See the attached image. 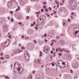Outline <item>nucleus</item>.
Listing matches in <instances>:
<instances>
[{
    "label": "nucleus",
    "mask_w": 79,
    "mask_h": 79,
    "mask_svg": "<svg viewBox=\"0 0 79 79\" xmlns=\"http://www.w3.org/2000/svg\"><path fill=\"white\" fill-rule=\"evenodd\" d=\"M56 52H58V48H56Z\"/></svg>",
    "instance_id": "obj_47"
},
{
    "label": "nucleus",
    "mask_w": 79,
    "mask_h": 79,
    "mask_svg": "<svg viewBox=\"0 0 79 79\" xmlns=\"http://www.w3.org/2000/svg\"><path fill=\"white\" fill-rule=\"evenodd\" d=\"M24 35L22 36V39H23V38H24Z\"/></svg>",
    "instance_id": "obj_37"
},
{
    "label": "nucleus",
    "mask_w": 79,
    "mask_h": 79,
    "mask_svg": "<svg viewBox=\"0 0 79 79\" xmlns=\"http://www.w3.org/2000/svg\"><path fill=\"white\" fill-rule=\"evenodd\" d=\"M49 9H50L49 11H50V10H52V8H51L50 7H49Z\"/></svg>",
    "instance_id": "obj_36"
},
{
    "label": "nucleus",
    "mask_w": 79,
    "mask_h": 79,
    "mask_svg": "<svg viewBox=\"0 0 79 79\" xmlns=\"http://www.w3.org/2000/svg\"><path fill=\"white\" fill-rule=\"evenodd\" d=\"M25 48H24V47H21V49L22 50H24Z\"/></svg>",
    "instance_id": "obj_17"
},
{
    "label": "nucleus",
    "mask_w": 79,
    "mask_h": 79,
    "mask_svg": "<svg viewBox=\"0 0 79 79\" xmlns=\"http://www.w3.org/2000/svg\"><path fill=\"white\" fill-rule=\"evenodd\" d=\"M40 21H42V19H41V18H40Z\"/></svg>",
    "instance_id": "obj_44"
},
{
    "label": "nucleus",
    "mask_w": 79,
    "mask_h": 79,
    "mask_svg": "<svg viewBox=\"0 0 79 79\" xmlns=\"http://www.w3.org/2000/svg\"><path fill=\"white\" fill-rule=\"evenodd\" d=\"M57 64L59 67L60 68H64V67H66L67 65H65V62H63L62 63H60V62L57 63Z\"/></svg>",
    "instance_id": "obj_1"
},
{
    "label": "nucleus",
    "mask_w": 79,
    "mask_h": 79,
    "mask_svg": "<svg viewBox=\"0 0 79 79\" xmlns=\"http://www.w3.org/2000/svg\"><path fill=\"white\" fill-rule=\"evenodd\" d=\"M19 11V10L18 9H16L15 10L16 12L17 11Z\"/></svg>",
    "instance_id": "obj_39"
},
{
    "label": "nucleus",
    "mask_w": 79,
    "mask_h": 79,
    "mask_svg": "<svg viewBox=\"0 0 79 79\" xmlns=\"http://www.w3.org/2000/svg\"><path fill=\"white\" fill-rule=\"evenodd\" d=\"M61 35H63V36L64 35V34H62L61 35H60V36H61Z\"/></svg>",
    "instance_id": "obj_59"
},
{
    "label": "nucleus",
    "mask_w": 79,
    "mask_h": 79,
    "mask_svg": "<svg viewBox=\"0 0 79 79\" xmlns=\"http://www.w3.org/2000/svg\"><path fill=\"white\" fill-rule=\"evenodd\" d=\"M59 61L60 62H62V61H63L62 60H60Z\"/></svg>",
    "instance_id": "obj_54"
},
{
    "label": "nucleus",
    "mask_w": 79,
    "mask_h": 79,
    "mask_svg": "<svg viewBox=\"0 0 79 79\" xmlns=\"http://www.w3.org/2000/svg\"><path fill=\"white\" fill-rule=\"evenodd\" d=\"M59 50L60 52H62V50H61V48H60V49H59Z\"/></svg>",
    "instance_id": "obj_33"
},
{
    "label": "nucleus",
    "mask_w": 79,
    "mask_h": 79,
    "mask_svg": "<svg viewBox=\"0 0 79 79\" xmlns=\"http://www.w3.org/2000/svg\"><path fill=\"white\" fill-rule=\"evenodd\" d=\"M41 12H44V9H42L41 10Z\"/></svg>",
    "instance_id": "obj_21"
},
{
    "label": "nucleus",
    "mask_w": 79,
    "mask_h": 79,
    "mask_svg": "<svg viewBox=\"0 0 79 79\" xmlns=\"http://www.w3.org/2000/svg\"><path fill=\"white\" fill-rule=\"evenodd\" d=\"M50 65H52V66L54 67L55 66V64L54 63H51L49 64H48L46 65V68L47 69L48 68V69H49V68H50Z\"/></svg>",
    "instance_id": "obj_2"
},
{
    "label": "nucleus",
    "mask_w": 79,
    "mask_h": 79,
    "mask_svg": "<svg viewBox=\"0 0 79 79\" xmlns=\"http://www.w3.org/2000/svg\"><path fill=\"white\" fill-rule=\"evenodd\" d=\"M6 42H5V43H3L2 44V46H4V47H6V44H6Z\"/></svg>",
    "instance_id": "obj_13"
},
{
    "label": "nucleus",
    "mask_w": 79,
    "mask_h": 79,
    "mask_svg": "<svg viewBox=\"0 0 79 79\" xmlns=\"http://www.w3.org/2000/svg\"><path fill=\"white\" fill-rule=\"evenodd\" d=\"M70 6L72 8H74V4L71 5Z\"/></svg>",
    "instance_id": "obj_14"
},
{
    "label": "nucleus",
    "mask_w": 79,
    "mask_h": 79,
    "mask_svg": "<svg viewBox=\"0 0 79 79\" xmlns=\"http://www.w3.org/2000/svg\"><path fill=\"white\" fill-rule=\"evenodd\" d=\"M11 3H12V1H9L7 3V6L9 8H10L11 7Z\"/></svg>",
    "instance_id": "obj_5"
},
{
    "label": "nucleus",
    "mask_w": 79,
    "mask_h": 79,
    "mask_svg": "<svg viewBox=\"0 0 79 79\" xmlns=\"http://www.w3.org/2000/svg\"><path fill=\"white\" fill-rule=\"evenodd\" d=\"M35 22H34V24H33V25H35Z\"/></svg>",
    "instance_id": "obj_58"
},
{
    "label": "nucleus",
    "mask_w": 79,
    "mask_h": 79,
    "mask_svg": "<svg viewBox=\"0 0 79 79\" xmlns=\"http://www.w3.org/2000/svg\"><path fill=\"white\" fill-rule=\"evenodd\" d=\"M9 12L11 14H13V11H10Z\"/></svg>",
    "instance_id": "obj_26"
},
{
    "label": "nucleus",
    "mask_w": 79,
    "mask_h": 79,
    "mask_svg": "<svg viewBox=\"0 0 79 79\" xmlns=\"http://www.w3.org/2000/svg\"><path fill=\"white\" fill-rule=\"evenodd\" d=\"M74 13L72 12V14H71V15H74Z\"/></svg>",
    "instance_id": "obj_41"
},
{
    "label": "nucleus",
    "mask_w": 79,
    "mask_h": 79,
    "mask_svg": "<svg viewBox=\"0 0 79 79\" xmlns=\"http://www.w3.org/2000/svg\"><path fill=\"white\" fill-rule=\"evenodd\" d=\"M36 14H39V13L38 12H36Z\"/></svg>",
    "instance_id": "obj_63"
},
{
    "label": "nucleus",
    "mask_w": 79,
    "mask_h": 79,
    "mask_svg": "<svg viewBox=\"0 0 79 79\" xmlns=\"http://www.w3.org/2000/svg\"><path fill=\"white\" fill-rule=\"evenodd\" d=\"M71 18H72V19H73V16H71Z\"/></svg>",
    "instance_id": "obj_60"
},
{
    "label": "nucleus",
    "mask_w": 79,
    "mask_h": 79,
    "mask_svg": "<svg viewBox=\"0 0 79 79\" xmlns=\"http://www.w3.org/2000/svg\"><path fill=\"white\" fill-rule=\"evenodd\" d=\"M43 8L44 9H45V8H47V6H43Z\"/></svg>",
    "instance_id": "obj_25"
},
{
    "label": "nucleus",
    "mask_w": 79,
    "mask_h": 79,
    "mask_svg": "<svg viewBox=\"0 0 79 79\" xmlns=\"http://www.w3.org/2000/svg\"><path fill=\"white\" fill-rule=\"evenodd\" d=\"M74 32V34L75 35H76V34H77V33H78V31H77V30H76V31H75Z\"/></svg>",
    "instance_id": "obj_15"
},
{
    "label": "nucleus",
    "mask_w": 79,
    "mask_h": 79,
    "mask_svg": "<svg viewBox=\"0 0 79 79\" xmlns=\"http://www.w3.org/2000/svg\"><path fill=\"white\" fill-rule=\"evenodd\" d=\"M56 11H55L54 12V14H56Z\"/></svg>",
    "instance_id": "obj_52"
},
{
    "label": "nucleus",
    "mask_w": 79,
    "mask_h": 79,
    "mask_svg": "<svg viewBox=\"0 0 79 79\" xmlns=\"http://www.w3.org/2000/svg\"><path fill=\"white\" fill-rule=\"evenodd\" d=\"M34 26V25L33 24H31V26Z\"/></svg>",
    "instance_id": "obj_46"
},
{
    "label": "nucleus",
    "mask_w": 79,
    "mask_h": 79,
    "mask_svg": "<svg viewBox=\"0 0 79 79\" xmlns=\"http://www.w3.org/2000/svg\"><path fill=\"white\" fill-rule=\"evenodd\" d=\"M43 52L45 53H48L49 52V49H44V50H43Z\"/></svg>",
    "instance_id": "obj_6"
},
{
    "label": "nucleus",
    "mask_w": 79,
    "mask_h": 79,
    "mask_svg": "<svg viewBox=\"0 0 79 79\" xmlns=\"http://www.w3.org/2000/svg\"><path fill=\"white\" fill-rule=\"evenodd\" d=\"M37 23H39V20H37Z\"/></svg>",
    "instance_id": "obj_61"
},
{
    "label": "nucleus",
    "mask_w": 79,
    "mask_h": 79,
    "mask_svg": "<svg viewBox=\"0 0 79 79\" xmlns=\"http://www.w3.org/2000/svg\"><path fill=\"white\" fill-rule=\"evenodd\" d=\"M45 11H48V10L47 8H46L45 9Z\"/></svg>",
    "instance_id": "obj_29"
},
{
    "label": "nucleus",
    "mask_w": 79,
    "mask_h": 79,
    "mask_svg": "<svg viewBox=\"0 0 79 79\" xmlns=\"http://www.w3.org/2000/svg\"><path fill=\"white\" fill-rule=\"evenodd\" d=\"M57 8H59V3H58V4L57 5Z\"/></svg>",
    "instance_id": "obj_35"
},
{
    "label": "nucleus",
    "mask_w": 79,
    "mask_h": 79,
    "mask_svg": "<svg viewBox=\"0 0 79 79\" xmlns=\"http://www.w3.org/2000/svg\"><path fill=\"white\" fill-rule=\"evenodd\" d=\"M25 10L27 13H29V10H30V9L28 8V7H27L25 8Z\"/></svg>",
    "instance_id": "obj_9"
},
{
    "label": "nucleus",
    "mask_w": 79,
    "mask_h": 79,
    "mask_svg": "<svg viewBox=\"0 0 79 79\" xmlns=\"http://www.w3.org/2000/svg\"><path fill=\"white\" fill-rule=\"evenodd\" d=\"M16 66V63H15L14 64V66Z\"/></svg>",
    "instance_id": "obj_57"
},
{
    "label": "nucleus",
    "mask_w": 79,
    "mask_h": 79,
    "mask_svg": "<svg viewBox=\"0 0 79 79\" xmlns=\"http://www.w3.org/2000/svg\"><path fill=\"white\" fill-rule=\"evenodd\" d=\"M56 54V52H54V53L53 54V56H54V57L56 56V55H55Z\"/></svg>",
    "instance_id": "obj_19"
},
{
    "label": "nucleus",
    "mask_w": 79,
    "mask_h": 79,
    "mask_svg": "<svg viewBox=\"0 0 79 79\" xmlns=\"http://www.w3.org/2000/svg\"><path fill=\"white\" fill-rule=\"evenodd\" d=\"M18 70H17L16 71H15V70H14V72L15 73H17V72H18V71H17Z\"/></svg>",
    "instance_id": "obj_27"
},
{
    "label": "nucleus",
    "mask_w": 79,
    "mask_h": 79,
    "mask_svg": "<svg viewBox=\"0 0 79 79\" xmlns=\"http://www.w3.org/2000/svg\"><path fill=\"white\" fill-rule=\"evenodd\" d=\"M44 41H45V42L46 43H47V41H48V40H46V39H44Z\"/></svg>",
    "instance_id": "obj_31"
},
{
    "label": "nucleus",
    "mask_w": 79,
    "mask_h": 79,
    "mask_svg": "<svg viewBox=\"0 0 79 79\" xmlns=\"http://www.w3.org/2000/svg\"><path fill=\"white\" fill-rule=\"evenodd\" d=\"M40 54H42V52L40 51Z\"/></svg>",
    "instance_id": "obj_62"
},
{
    "label": "nucleus",
    "mask_w": 79,
    "mask_h": 79,
    "mask_svg": "<svg viewBox=\"0 0 79 79\" xmlns=\"http://www.w3.org/2000/svg\"><path fill=\"white\" fill-rule=\"evenodd\" d=\"M39 62H40V60L38 59H36L35 60V63L39 64Z\"/></svg>",
    "instance_id": "obj_7"
},
{
    "label": "nucleus",
    "mask_w": 79,
    "mask_h": 79,
    "mask_svg": "<svg viewBox=\"0 0 79 79\" xmlns=\"http://www.w3.org/2000/svg\"><path fill=\"white\" fill-rule=\"evenodd\" d=\"M28 38H29V37H27V38H25V39H28Z\"/></svg>",
    "instance_id": "obj_45"
},
{
    "label": "nucleus",
    "mask_w": 79,
    "mask_h": 79,
    "mask_svg": "<svg viewBox=\"0 0 79 79\" xmlns=\"http://www.w3.org/2000/svg\"><path fill=\"white\" fill-rule=\"evenodd\" d=\"M44 67V65H42L41 66V68H42Z\"/></svg>",
    "instance_id": "obj_49"
},
{
    "label": "nucleus",
    "mask_w": 79,
    "mask_h": 79,
    "mask_svg": "<svg viewBox=\"0 0 79 79\" xmlns=\"http://www.w3.org/2000/svg\"><path fill=\"white\" fill-rule=\"evenodd\" d=\"M42 56V54H41L40 55H39V56Z\"/></svg>",
    "instance_id": "obj_53"
},
{
    "label": "nucleus",
    "mask_w": 79,
    "mask_h": 79,
    "mask_svg": "<svg viewBox=\"0 0 79 79\" xmlns=\"http://www.w3.org/2000/svg\"><path fill=\"white\" fill-rule=\"evenodd\" d=\"M59 56H61V55H62V54L61 53H59Z\"/></svg>",
    "instance_id": "obj_23"
},
{
    "label": "nucleus",
    "mask_w": 79,
    "mask_h": 79,
    "mask_svg": "<svg viewBox=\"0 0 79 79\" xmlns=\"http://www.w3.org/2000/svg\"><path fill=\"white\" fill-rule=\"evenodd\" d=\"M30 0L33 2H35V1H36V0Z\"/></svg>",
    "instance_id": "obj_38"
},
{
    "label": "nucleus",
    "mask_w": 79,
    "mask_h": 79,
    "mask_svg": "<svg viewBox=\"0 0 79 79\" xmlns=\"http://www.w3.org/2000/svg\"><path fill=\"white\" fill-rule=\"evenodd\" d=\"M70 71L71 72V73H73V71H72V69L70 70Z\"/></svg>",
    "instance_id": "obj_30"
},
{
    "label": "nucleus",
    "mask_w": 79,
    "mask_h": 79,
    "mask_svg": "<svg viewBox=\"0 0 79 79\" xmlns=\"http://www.w3.org/2000/svg\"><path fill=\"white\" fill-rule=\"evenodd\" d=\"M12 36L11 35H9L8 36V37L9 39H11V38Z\"/></svg>",
    "instance_id": "obj_20"
},
{
    "label": "nucleus",
    "mask_w": 79,
    "mask_h": 79,
    "mask_svg": "<svg viewBox=\"0 0 79 79\" xmlns=\"http://www.w3.org/2000/svg\"><path fill=\"white\" fill-rule=\"evenodd\" d=\"M20 8V6H18V9H20V8Z\"/></svg>",
    "instance_id": "obj_48"
},
{
    "label": "nucleus",
    "mask_w": 79,
    "mask_h": 79,
    "mask_svg": "<svg viewBox=\"0 0 79 79\" xmlns=\"http://www.w3.org/2000/svg\"><path fill=\"white\" fill-rule=\"evenodd\" d=\"M13 67V65L12 64H11V67Z\"/></svg>",
    "instance_id": "obj_64"
},
{
    "label": "nucleus",
    "mask_w": 79,
    "mask_h": 79,
    "mask_svg": "<svg viewBox=\"0 0 79 79\" xmlns=\"http://www.w3.org/2000/svg\"><path fill=\"white\" fill-rule=\"evenodd\" d=\"M32 72L33 74L35 73V71H33Z\"/></svg>",
    "instance_id": "obj_42"
},
{
    "label": "nucleus",
    "mask_w": 79,
    "mask_h": 79,
    "mask_svg": "<svg viewBox=\"0 0 79 79\" xmlns=\"http://www.w3.org/2000/svg\"><path fill=\"white\" fill-rule=\"evenodd\" d=\"M24 56L26 60H29V53L27 52L26 53H25L24 54Z\"/></svg>",
    "instance_id": "obj_4"
},
{
    "label": "nucleus",
    "mask_w": 79,
    "mask_h": 79,
    "mask_svg": "<svg viewBox=\"0 0 79 79\" xmlns=\"http://www.w3.org/2000/svg\"><path fill=\"white\" fill-rule=\"evenodd\" d=\"M76 30H77V31H79V28H76L74 29L73 30V32H75V31H76Z\"/></svg>",
    "instance_id": "obj_10"
},
{
    "label": "nucleus",
    "mask_w": 79,
    "mask_h": 79,
    "mask_svg": "<svg viewBox=\"0 0 79 79\" xmlns=\"http://www.w3.org/2000/svg\"><path fill=\"white\" fill-rule=\"evenodd\" d=\"M14 21V19H13V18H12L11 19V22H13Z\"/></svg>",
    "instance_id": "obj_24"
},
{
    "label": "nucleus",
    "mask_w": 79,
    "mask_h": 79,
    "mask_svg": "<svg viewBox=\"0 0 79 79\" xmlns=\"http://www.w3.org/2000/svg\"><path fill=\"white\" fill-rule=\"evenodd\" d=\"M34 42H35L36 43H37V42H36V40H34Z\"/></svg>",
    "instance_id": "obj_51"
},
{
    "label": "nucleus",
    "mask_w": 79,
    "mask_h": 79,
    "mask_svg": "<svg viewBox=\"0 0 79 79\" xmlns=\"http://www.w3.org/2000/svg\"><path fill=\"white\" fill-rule=\"evenodd\" d=\"M74 0H71L70 1V5H74Z\"/></svg>",
    "instance_id": "obj_8"
},
{
    "label": "nucleus",
    "mask_w": 79,
    "mask_h": 79,
    "mask_svg": "<svg viewBox=\"0 0 79 79\" xmlns=\"http://www.w3.org/2000/svg\"><path fill=\"white\" fill-rule=\"evenodd\" d=\"M55 2H56V4H58V2H57V1H55Z\"/></svg>",
    "instance_id": "obj_40"
},
{
    "label": "nucleus",
    "mask_w": 79,
    "mask_h": 79,
    "mask_svg": "<svg viewBox=\"0 0 79 79\" xmlns=\"http://www.w3.org/2000/svg\"><path fill=\"white\" fill-rule=\"evenodd\" d=\"M0 59H2V60H4V57H1Z\"/></svg>",
    "instance_id": "obj_22"
},
{
    "label": "nucleus",
    "mask_w": 79,
    "mask_h": 79,
    "mask_svg": "<svg viewBox=\"0 0 79 79\" xmlns=\"http://www.w3.org/2000/svg\"><path fill=\"white\" fill-rule=\"evenodd\" d=\"M15 51L16 52V53H19V49H17Z\"/></svg>",
    "instance_id": "obj_11"
},
{
    "label": "nucleus",
    "mask_w": 79,
    "mask_h": 79,
    "mask_svg": "<svg viewBox=\"0 0 79 79\" xmlns=\"http://www.w3.org/2000/svg\"><path fill=\"white\" fill-rule=\"evenodd\" d=\"M19 53H20V52H22V50H19Z\"/></svg>",
    "instance_id": "obj_50"
},
{
    "label": "nucleus",
    "mask_w": 79,
    "mask_h": 79,
    "mask_svg": "<svg viewBox=\"0 0 79 79\" xmlns=\"http://www.w3.org/2000/svg\"><path fill=\"white\" fill-rule=\"evenodd\" d=\"M18 24H20V25H21L22 24V23L21 22L18 23Z\"/></svg>",
    "instance_id": "obj_32"
},
{
    "label": "nucleus",
    "mask_w": 79,
    "mask_h": 79,
    "mask_svg": "<svg viewBox=\"0 0 79 79\" xmlns=\"http://www.w3.org/2000/svg\"><path fill=\"white\" fill-rule=\"evenodd\" d=\"M71 21V20H70V19H68V22H69V21Z\"/></svg>",
    "instance_id": "obj_43"
},
{
    "label": "nucleus",
    "mask_w": 79,
    "mask_h": 79,
    "mask_svg": "<svg viewBox=\"0 0 79 79\" xmlns=\"http://www.w3.org/2000/svg\"><path fill=\"white\" fill-rule=\"evenodd\" d=\"M1 56H2V55H3V53H1Z\"/></svg>",
    "instance_id": "obj_56"
},
{
    "label": "nucleus",
    "mask_w": 79,
    "mask_h": 79,
    "mask_svg": "<svg viewBox=\"0 0 79 79\" xmlns=\"http://www.w3.org/2000/svg\"><path fill=\"white\" fill-rule=\"evenodd\" d=\"M17 70L18 71V73H19V74H21L23 73V69L21 68H20L19 67L17 69Z\"/></svg>",
    "instance_id": "obj_3"
},
{
    "label": "nucleus",
    "mask_w": 79,
    "mask_h": 79,
    "mask_svg": "<svg viewBox=\"0 0 79 79\" xmlns=\"http://www.w3.org/2000/svg\"><path fill=\"white\" fill-rule=\"evenodd\" d=\"M51 53L52 54H53V51H51Z\"/></svg>",
    "instance_id": "obj_28"
},
{
    "label": "nucleus",
    "mask_w": 79,
    "mask_h": 79,
    "mask_svg": "<svg viewBox=\"0 0 79 79\" xmlns=\"http://www.w3.org/2000/svg\"><path fill=\"white\" fill-rule=\"evenodd\" d=\"M44 35L45 36V37H47V34H44Z\"/></svg>",
    "instance_id": "obj_34"
},
{
    "label": "nucleus",
    "mask_w": 79,
    "mask_h": 79,
    "mask_svg": "<svg viewBox=\"0 0 79 79\" xmlns=\"http://www.w3.org/2000/svg\"><path fill=\"white\" fill-rule=\"evenodd\" d=\"M53 45V43H52V44H51V46H52V45Z\"/></svg>",
    "instance_id": "obj_55"
},
{
    "label": "nucleus",
    "mask_w": 79,
    "mask_h": 79,
    "mask_svg": "<svg viewBox=\"0 0 79 79\" xmlns=\"http://www.w3.org/2000/svg\"><path fill=\"white\" fill-rule=\"evenodd\" d=\"M26 19H29V16H27L26 17Z\"/></svg>",
    "instance_id": "obj_18"
},
{
    "label": "nucleus",
    "mask_w": 79,
    "mask_h": 79,
    "mask_svg": "<svg viewBox=\"0 0 79 79\" xmlns=\"http://www.w3.org/2000/svg\"><path fill=\"white\" fill-rule=\"evenodd\" d=\"M35 79H38V76L36 75L35 76Z\"/></svg>",
    "instance_id": "obj_16"
},
{
    "label": "nucleus",
    "mask_w": 79,
    "mask_h": 79,
    "mask_svg": "<svg viewBox=\"0 0 79 79\" xmlns=\"http://www.w3.org/2000/svg\"><path fill=\"white\" fill-rule=\"evenodd\" d=\"M5 58L7 59L8 58H10V56L8 55H6L5 57Z\"/></svg>",
    "instance_id": "obj_12"
}]
</instances>
